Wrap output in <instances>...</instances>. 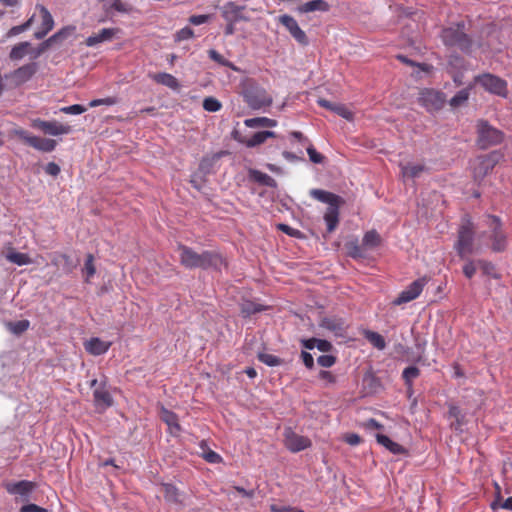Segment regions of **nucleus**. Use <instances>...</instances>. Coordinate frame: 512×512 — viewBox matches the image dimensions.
I'll list each match as a JSON object with an SVG mask.
<instances>
[{
  "label": "nucleus",
  "instance_id": "obj_48",
  "mask_svg": "<svg viewBox=\"0 0 512 512\" xmlns=\"http://www.w3.org/2000/svg\"><path fill=\"white\" fill-rule=\"evenodd\" d=\"M84 271L86 273V281L88 282L91 277L96 273V268L94 265V256L92 254H88L86 257Z\"/></svg>",
  "mask_w": 512,
  "mask_h": 512
},
{
  "label": "nucleus",
  "instance_id": "obj_36",
  "mask_svg": "<svg viewBox=\"0 0 512 512\" xmlns=\"http://www.w3.org/2000/svg\"><path fill=\"white\" fill-rule=\"evenodd\" d=\"M5 257L11 263L17 264L19 266L31 263V259L27 254L16 252L13 248L9 249Z\"/></svg>",
  "mask_w": 512,
  "mask_h": 512
},
{
  "label": "nucleus",
  "instance_id": "obj_31",
  "mask_svg": "<svg viewBox=\"0 0 512 512\" xmlns=\"http://www.w3.org/2000/svg\"><path fill=\"white\" fill-rule=\"evenodd\" d=\"M245 126L249 128L256 127H275L277 125V121L274 119H270L267 117H255L248 118L244 120Z\"/></svg>",
  "mask_w": 512,
  "mask_h": 512
},
{
  "label": "nucleus",
  "instance_id": "obj_59",
  "mask_svg": "<svg viewBox=\"0 0 512 512\" xmlns=\"http://www.w3.org/2000/svg\"><path fill=\"white\" fill-rule=\"evenodd\" d=\"M271 512H304L303 510L293 507V506H278V505H271L270 506Z\"/></svg>",
  "mask_w": 512,
  "mask_h": 512
},
{
  "label": "nucleus",
  "instance_id": "obj_38",
  "mask_svg": "<svg viewBox=\"0 0 512 512\" xmlns=\"http://www.w3.org/2000/svg\"><path fill=\"white\" fill-rule=\"evenodd\" d=\"M250 176L254 181L258 182L259 184L268 187H274L276 185L275 180L270 175L263 173L261 171L251 170Z\"/></svg>",
  "mask_w": 512,
  "mask_h": 512
},
{
  "label": "nucleus",
  "instance_id": "obj_44",
  "mask_svg": "<svg viewBox=\"0 0 512 512\" xmlns=\"http://www.w3.org/2000/svg\"><path fill=\"white\" fill-rule=\"evenodd\" d=\"M418 376H419V369L415 366H409V367L405 368L402 373V377L405 381V384L408 387L412 386L413 380L415 378H417Z\"/></svg>",
  "mask_w": 512,
  "mask_h": 512
},
{
  "label": "nucleus",
  "instance_id": "obj_56",
  "mask_svg": "<svg viewBox=\"0 0 512 512\" xmlns=\"http://www.w3.org/2000/svg\"><path fill=\"white\" fill-rule=\"evenodd\" d=\"M317 361L322 367H331L336 362V358L333 354H322Z\"/></svg>",
  "mask_w": 512,
  "mask_h": 512
},
{
  "label": "nucleus",
  "instance_id": "obj_26",
  "mask_svg": "<svg viewBox=\"0 0 512 512\" xmlns=\"http://www.w3.org/2000/svg\"><path fill=\"white\" fill-rule=\"evenodd\" d=\"M302 346L308 350L317 348L320 352H329L332 348V344L329 341L318 338L304 339L302 340Z\"/></svg>",
  "mask_w": 512,
  "mask_h": 512
},
{
  "label": "nucleus",
  "instance_id": "obj_32",
  "mask_svg": "<svg viewBox=\"0 0 512 512\" xmlns=\"http://www.w3.org/2000/svg\"><path fill=\"white\" fill-rule=\"evenodd\" d=\"M363 335L365 339L377 350H383L386 347L385 339L381 334L370 330H364Z\"/></svg>",
  "mask_w": 512,
  "mask_h": 512
},
{
  "label": "nucleus",
  "instance_id": "obj_35",
  "mask_svg": "<svg viewBox=\"0 0 512 512\" xmlns=\"http://www.w3.org/2000/svg\"><path fill=\"white\" fill-rule=\"evenodd\" d=\"M381 243V237L376 230L367 231L362 239V245L365 249H372L379 246Z\"/></svg>",
  "mask_w": 512,
  "mask_h": 512
},
{
  "label": "nucleus",
  "instance_id": "obj_8",
  "mask_svg": "<svg viewBox=\"0 0 512 512\" xmlns=\"http://www.w3.org/2000/svg\"><path fill=\"white\" fill-rule=\"evenodd\" d=\"M477 133V145L480 149H487L503 141V133L489 125L485 120L478 121Z\"/></svg>",
  "mask_w": 512,
  "mask_h": 512
},
{
  "label": "nucleus",
  "instance_id": "obj_19",
  "mask_svg": "<svg viewBox=\"0 0 512 512\" xmlns=\"http://www.w3.org/2000/svg\"><path fill=\"white\" fill-rule=\"evenodd\" d=\"M36 488V483L28 480H21L18 482L7 483L5 485L6 491L11 495H20L28 497Z\"/></svg>",
  "mask_w": 512,
  "mask_h": 512
},
{
  "label": "nucleus",
  "instance_id": "obj_55",
  "mask_svg": "<svg viewBox=\"0 0 512 512\" xmlns=\"http://www.w3.org/2000/svg\"><path fill=\"white\" fill-rule=\"evenodd\" d=\"M478 268L477 261L469 260L463 267V273L464 275L471 279Z\"/></svg>",
  "mask_w": 512,
  "mask_h": 512
},
{
  "label": "nucleus",
  "instance_id": "obj_5",
  "mask_svg": "<svg viewBox=\"0 0 512 512\" xmlns=\"http://www.w3.org/2000/svg\"><path fill=\"white\" fill-rule=\"evenodd\" d=\"M441 39L445 46L455 47L462 52H469L472 47L471 38L464 31V24L446 27L441 31Z\"/></svg>",
  "mask_w": 512,
  "mask_h": 512
},
{
  "label": "nucleus",
  "instance_id": "obj_23",
  "mask_svg": "<svg viewBox=\"0 0 512 512\" xmlns=\"http://www.w3.org/2000/svg\"><path fill=\"white\" fill-rule=\"evenodd\" d=\"M149 78L152 79L155 83L168 87L174 91H178L181 87L178 79L170 73H150Z\"/></svg>",
  "mask_w": 512,
  "mask_h": 512
},
{
  "label": "nucleus",
  "instance_id": "obj_20",
  "mask_svg": "<svg viewBox=\"0 0 512 512\" xmlns=\"http://www.w3.org/2000/svg\"><path fill=\"white\" fill-rule=\"evenodd\" d=\"M118 32V28H103L98 33L87 37L84 43L87 47H94L100 43L111 41Z\"/></svg>",
  "mask_w": 512,
  "mask_h": 512
},
{
  "label": "nucleus",
  "instance_id": "obj_51",
  "mask_svg": "<svg viewBox=\"0 0 512 512\" xmlns=\"http://www.w3.org/2000/svg\"><path fill=\"white\" fill-rule=\"evenodd\" d=\"M333 112H335L337 115L343 117L346 120H352L353 119V113L351 110H349L345 105L343 104H336L335 107H333Z\"/></svg>",
  "mask_w": 512,
  "mask_h": 512
},
{
  "label": "nucleus",
  "instance_id": "obj_52",
  "mask_svg": "<svg viewBox=\"0 0 512 512\" xmlns=\"http://www.w3.org/2000/svg\"><path fill=\"white\" fill-rule=\"evenodd\" d=\"M448 414H449L450 418H453L456 420L458 426L462 425L464 416L458 406L449 405Z\"/></svg>",
  "mask_w": 512,
  "mask_h": 512
},
{
  "label": "nucleus",
  "instance_id": "obj_17",
  "mask_svg": "<svg viewBox=\"0 0 512 512\" xmlns=\"http://www.w3.org/2000/svg\"><path fill=\"white\" fill-rule=\"evenodd\" d=\"M285 445L291 452L296 453L310 447L311 440L308 437L290 431L285 435Z\"/></svg>",
  "mask_w": 512,
  "mask_h": 512
},
{
  "label": "nucleus",
  "instance_id": "obj_4",
  "mask_svg": "<svg viewBox=\"0 0 512 512\" xmlns=\"http://www.w3.org/2000/svg\"><path fill=\"white\" fill-rule=\"evenodd\" d=\"M242 96L244 102L253 110H259L272 104L271 95L254 80H247L243 84Z\"/></svg>",
  "mask_w": 512,
  "mask_h": 512
},
{
  "label": "nucleus",
  "instance_id": "obj_7",
  "mask_svg": "<svg viewBox=\"0 0 512 512\" xmlns=\"http://www.w3.org/2000/svg\"><path fill=\"white\" fill-rule=\"evenodd\" d=\"M417 103L427 112L434 113L443 108L446 95L434 88H421L418 92Z\"/></svg>",
  "mask_w": 512,
  "mask_h": 512
},
{
  "label": "nucleus",
  "instance_id": "obj_54",
  "mask_svg": "<svg viewBox=\"0 0 512 512\" xmlns=\"http://www.w3.org/2000/svg\"><path fill=\"white\" fill-rule=\"evenodd\" d=\"M307 153L309 155V159L311 162L313 163H316V164H320V163H323L324 161V156L319 153L313 145H310L307 147Z\"/></svg>",
  "mask_w": 512,
  "mask_h": 512
},
{
  "label": "nucleus",
  "instance_id": "obj_29",
  "mask_svg": "<svg viewBox=\"0 0 512 512\" xmlns=\"http://www.w3.org/2000/svg\"><path fill=\"white\" fill-rule=\"evenodd\" d=\"M268 309V306L255 303L250 300H244L240 304V311L243 317H249L255 313H259Z\"/></svg>",
  "mask_w": 512,
  "mask_h": 512
},
{
  "label": "nucleus",
  "instance_id": "obj_1",
  "mask_svg": "<svg viewBox=\"0 0 512 512\" xmlns=\"http://www.w3.org/2000/svg\"><path fill=\"white\" fill-rule=\"evenodd\" d=\"M179 259L181 265L188 269L200 268L207 270L210 268L220 270L222 267H226L227 263L223 256L216 251H203L197 253L192 248L178 244Z\"/></svg>",
  "mask_w": 512,
  "mask_h": 512
},
{
  "label": "nucleus",
  "instance_id": "obj_49",
  "mask_svg": "<svg viewBox=\"0 0 512 512\" xmlns=\"http://www.w3.org/2000/svg\"><path fill=\"white\" fill-rule=\"evenodd\" d=\"M118 102L116 97H106L101 99H94L89 102V107L94 108L98 107L100 105H106V106H112L115 105Z\"/></svg>",
  "mask_w": 512,
  "mask_h": 512
},
{
  "label": "nucleus",
  "instance_id": "obj_15",
  "mask_svg": "<svg viewBox=\"0 0 512 512\" xmlns=\"http://www.w3.org/2000/svg\"><path fill=\"white\" fill-rule=\"evenodd\" d=\"M245 8L244 5L230 1L221 8V15L226 22L248 21L249 18L243 14Z\"/></svg>",
  "mask_w": 512,
  "mask_h": 512
},
{
  "label": "nucleus",
  "instance_id": "obj_63",
  "mask_svg": "<svg viewBox=\"0 0 512 512\" xmlns=\"http://www.w3.org/2000/svg\"><path fill=\"white\" fill-rule=\"evenodd\" d=\"M45 172L51 176H58L60 173V167L55 162H49L45 167Z\"/></svg>",
  "mask_w": 512,
  "mask_h": 512
},
{
  "label": "nucleus",
  "instance_id": "obj_24",
  "mask_svg": "<svg viewBox=\"0 0 512 512\" xmlns=\"http://www.w3.org/2000/svg\"><path fill=\"white\" fill-rule=\"evenodd\" d=\"M276 137V133L273 131H260L256 132L252 137L250 138H242L238 141L242 144L246 145L247 147H256L262 143H264L268 138H274Z\"/></svg>",
  "mask_w": 512,
  "mask_h": 512
},
{
  "label": "nucleus",
  "instance_id": "obj_13",
  "mask_svg": "<svg viewBox=\"0 0 512 512\" xmlns=\"http://www.w3.org/2000/svg\"><path fill=\"white\" fill-rule=\"evenodd\" d=\"M427 284L426 278H418L407 286L394 300V305H402L416 299Z\"/></svg>",
  "mask_w": 512,
  "mask_h": 512
},
{
  "label": "nucleus",
  "instance_id": "obj_60",
  "mask_svg": "<svg viewBox=\"0 0 512 512\" xmlns=\"http://www.w3.org/2000/svg\"><path fill=\"white\" fill-rule=\"evenodd\" d=\"M210 19V15L203 14V15H192L189 18V22L193 25H201L206 22H208Z\"/></svg>",
  "mask_w": 512,
  "mask_h": 512
},
{
  "label": "nucleus",
  "instance_id": "obj_27",
  "mask_svg": "<svg viewBox=\"0 0 512 512\" xmlns=\"http://www.w3.org/2000/svg\"><path fill=\"white\" fill-rule=\"evenodd\" d=\"M401 175L403 178H417L422 172L425 171L426 167L424 164H400Z\"/></svg>",
  "mask_w": 512,
  "mask_h": 512
},
{
  "label": "nucleus",
  "instance_id": "obj_58",
  "mask_svg": "<svg viewBox=\"0 0 512 512\" xmlns=\"http://www.w3.org/2000/svg\"><path fill=\"white\" fill-rule=\"evenodd\" d=\"M75 30V27H64L60 29L58 32H56L54 35H52V40L55 42L65 39L71 32Z\"/></svg>",
  "mask_w": 512,
  "mask_h": 512
},
{
  "label": "nucleus",
  "instance_id": "obj_18",
  "mask_svg": "<svg viewBox=\"0 0 512 512\" xmlns=\"http://www.w3.org/2000/svg\"><path fill=\"white\" fill-rule=\"evenodd\" d=\"M36 9L39 10L42 19L40 29L35 32L34 36L37 39H43L54 27V19L49 10L41 5L37 4Z\"/></svg>",
  "mask_w": 512,
  "mask_h": 512
},
{
  "label": "nucleus",
  "instance_id": "obj_9",
  "mask_svg": "<svg viewBox=\"0 0 512 512\" xmlns=\"http://www.w3.org/2000/svg\"><path fill=\"white\" fill-rule=\"evenodd\" d=\"M13 135L22 140L26 145L41 152H52L57 146L56 140L34 136L22 128L14 129Z\"/></svg>",
  "mask_w": 512,
  "mask_h": 512
},
{
  "label": "nucleus",
  "instance_id": "obj_62",
  "mask_svg": "<svg viewBox=\"0 0 512 512\" xmlns=\"http://www.w3.org/2000/svg\"><path fill=\"white\" fill-rule=\"evenodd\" d=\"M277 227H278V229H279L280 231H282V232L286 233V234H287V235H289V236H293V237H295V236L300 235V231H299V230L294 229V228L290 227V226H289V225H287V224H282V223H281V224H278V226H277Z\"/></svg>",
  "mask_w": 512,
  "mask_h": 512
},
{
  "label": "nucleus",
  "instance_id": "obj_53",
  "mask_svg": "<svg viewBox=\"0 0 512 512\" xmlns=\"http://www.w3.org/2000/svg\"><path fill=\"white\" fill-rule=\"evenodd\" d=\"M194 37V31L190 27H184L175 34V41H184Z\"/></svg>",
  "mask_w": 512,
  "mask_h": 512
},
{
  "label": "nucleus",
  "instance_id": "obj_41",
  "mask_svg": "<svg viewBox=\"0 0 512 512\" xmlns=\"http://www.w3.org/2000/svg\"><path fill=\"white\" fill-rule=\"evenodd\" d=\"M30 326V322L26 319L15 321V322H8L7 328L10 332H12L15 335H20L28 330Z\"/></svg>",
  "mask_w": 512,
  "mask_h": 512
},
{
  "label": "nucleus",
  "instance_id": "obj_2",
  "mask_svg": "<svg viewBox=\"0 0 512 512\" xmlns=\"http://www.w3.org/2000/svg\"><path fill=\"white\" fill-rule=\"evenodd\" d=\"M310 196L317 201L328 204L323 219L327 226V232H334L340 222V207L344 205V199L339 195L322 189L310 190Z\"/></svg>",
  "mask_w": 512,
  "mask_h": 512
},
{
  "label": "nucleus",
  "instance_id": "obj_22",
  "mask_svg": "<svg viewBox=\"0 0 512 512\" xmlns=\"http://www.w3.org/2000/svg\"><path fill=\"white\" fill-rule=\"evenodd\" d=\"M495 162L490 156H479L476 159V164L473 167V174L475 178H484L494 167Z\"/></svg>",
  "mask_w": 512,
  "mask_h": 512
},
{
  "label": "nucleus",
  "instance_id": "obj_47",
  "mask_svg": "<svg viewBox=\"0 0 512 512\" xmlns=\"http://www.w3.org/2000/svg\"><path fill=\"white\" fill-rule=\"evenodd\" d=\"M208 55L210 57L211 60L215 61L216 63L222 65V66H225V67H229V68H232V69H235L234 65L226 60L220 53H218L216 50L214 49H210L208 51Z\"/></svg>",
  "mask_w": 512,
  "mask_h": 512
},
{
  "label": "nucleus",
  "instance_id": "obj_25",
  "mask_svg": "<svg viewBox=\"0 0 512 512\" xmlns=\"http://www.w3.org/2000/svg\"><path fill=\"white\" fill-rule=\"evenodd\" d=\"M376 440L380 445L384 446L387 450H389L391 453H393L395 455H400V454L406 453V449L402 445L392 441L386 435L377 434Z\"/></svg>",
  "mask_w": 512,
  "mask_h": 512
},
{
  "label": "nucleus",
  "instance_id": "obj_50",
  "mask_svg": "<svg viewBox=\"0 0 512 512\" xmlns=\"http://www.w3.org/2000/svg\"><path fill=\"white\" fill-rule=\"evenodd\" d=\"M86 110V107L80 104H74L60 108V112L68 115H79L84 113Z\"/></svg>",
  "mask_w": 512,
  "mask_h": 512
},
{
  "label": "nucleus",
  "instance_id": "obj_33",
  "mask_svg": "<svg viewBox=\"0 0 512 512\" xmlns=\"http://www.w3.org/2000/svg\"><path fill=\"white\" fill-rule=\"evenodd\" d=\"M164 498L167 502L180 504L182 502L181 493L178 488L172 484H164Z\"/></svg>",
  "mask_w": 512,
  "mask_h": 512
},
{
  "label": "nucleus",
  "instance_id": "obj_11",
  "mask_svg": "<svg viewBox=\"0 0 512 512\" xmlns=\"http://www.w3.org/2000/svg\"><path fill=\"white\" fill-rule=\"evenodd\" d=\"M319 327L327 330L335 337H344L347 333L348 324L342 317L327 315L320 318Z\"/></svg>",
  "mask_w": 512,
  "mask_h": 512
},
{
  "label": "nucleus",
  "instance_id": "obj_21",
  "mask_svg": "<svg viewBox=\"0 0 512 512\" xmlns=\"http://www.w3.org/2000/svg\"><path fill=\"white\" fill-rule=\"evenodd\" d=\"M37 71L36 63L25 64L12 73V79L16 86L22 85L29 81Z\"/></svg>",
  "mask_w": 512,
  "mask_h": 512
},
{
  "label": "nucleus",
  "instance_id": "obj_30",
  "mask_svg": "<svg viewBox=\"0 0 512 512\" xmlns=\"http://www.w3.org/2000/svg\"><path fill=\"white\" fill-rule=\"evenodd\" d=\"M160 418L169 426L171 430H175L176 432L180 431L178 416L174 412L166 409L165 407H161Z\"/></svg>",
  "mask_w": 512,
  "mask_h": 512
},
{
  "label": "nucleus",
  "instance_id": "obj_64",
  "mask_svg": "<svg viewBox=\"0 0 512 512\" xmlns=\"http://www.w3.org/2000/svg\"><path fill=\"white\" fill-rule=\"evenodd\" d=\"M345 442L349 445L355 446L361 442V438L358 434L350 433L345 436Z\"/></svg>",
  "mask_w": 512,
  "mask_h": 512
},
{
  "label": "nucleus",
  "instance_id": "obj_45",
  "mask_svg": "<svg viewBox=\"0 0 512 512\" xmlns=\"http://www.w3.org/2000/svg\"><path fill=\"white\" fill-rule=\"evenodd\" d=\"M109 9L115 10L119 13L129 14L132 12L133 8L130 4L125 3L121 0H111L109 4Z\"/></svg>",
  "mask_w": 512,
  "mask_h": 512
},
{
  "label": "nucleus",
  "instance_id": "obj_61",
  "mask_svg": "<svg viewBox=\"0 0 512 512\" xmlns=\"http://www.w3.org/2000/svg\"><path fill=\"white\" fill-rule=\"evenodd\" d=\"M20 512H47V509H45L41 506H38L36 504L30 503V504L23 505L20 508Z\"/></svg>",
  "mask_w": 512,
  "mask_h": 512
},
{
  "label": "nucleus",
  "instance_id": "obj_42",
  "mask_svg": "<svg viewBox=\"0 0 512 512\" xmlns=\"http://www.w3.org/2000/svg\"><path fill=\"white\" fill-rule=\"evenodd\" d=\"M203 109L208 112H218L222 108V103L215 97L209 96L203 100Z\"/></svg>",
  "mask_w": 512,
  "mask_h": 512
},
{
  "label": "nucleus",
  "instance_id": "obj_37",
  "mask_svg": "<svg viewBox=\"0 0 512 512\" xmlns=\"http://www.w3.org/2000/svg\"><path fill=\"white\" fill-rule=\"evenodd\" d=\"M345 247H346L347 253L350 257H352L354 259L365 257V247H363V245H359L357 239L348 241L345 244Z\"/></svg>",
  "mask_w": 512,
  "mask_h": 512
},
{
  "label": "nucleus",
  "instance_id": "obj_46",
  "mask_svg": "<svg viewBox=\"0 0 512 512\" xmlns=\"http://www.w3.org/2000/svg\"><path fill=\"white\" fill-rule=\"evenodd\" d=\"M258 359L268 366H278L283 363V360L274 354H258Z\"/></svg>",
  "mask_w": 512,
  "mask_h": 512
},
{
  "label": "nucleus",
  "instance_id": "obj_12",
  "mask_svg": "<svg viewBox=\"0 0 512 512\" xmlns=\"http://www.w3.org/2000/svg\"><path fill=\"white\" fill-rule=\"evenodd\" d=\"M476 80L485 90L489 91L490 93L506 97L507 83L505 80L489 73L478 76Z\"/></svg>",
  "mask_w": 512,
  "mask_h": 512
},
{
  "label": "nucleus",
  "instance_id": "obj_39",
  "mask_svg": "<svg viewBox=\"0 0 512 512\" xmlns=\"http://www.w3.org/2000/svg\"><path fill=\"white\" fill-rule=\"evenodd\" d=\"M31 44L29 42H20L17 45H15L9 54V57L11 60H20L22 59L27 53L28 49L30 48Z\"/></svg>",
  "mask_w": 512,
  "mask_h": 512
},
{
  "label": "nucleus",
  "instance_id": "obj_3",
  "mask_svg": "<svg viewBox=\"0 0 512 512\" xmlns=\"http://www.w3.org/2000/svg\"><path fill=\"white\" fill-rule=\"evenodd\" d=\"M484 224L486 230L481 236L489 239L492 251L503 252L507 248L508 240L501 219L495 215H487Z\"/></svg>",
  "mask_w": 512,
  "mask_h": 512
},
{
  "label": "nucleus",
  "instance_id": "obj_10",
  "mask_svg": "<svg viewBox=\"0 0 512 512\" xmlns=\"http://www.w3.org/2000/svg\"><path fill=\"white\" fill-rule=\"evenodd\" d=\"M31 127L50 136L66 135L72 131V127L68 124H62L56 120L46 121L40 118L31 120Z\"/></svg>",
  "mask_w": 512,
  "mask_h": 512
},
{
  "label": "nucleus",
  "instance_id": "obj_34",
  "mask_svg": "<svg viewBox=\"0 0 512 512\" xmlns=\"http://www.w3.org/2000/svg\"><path fill=\"white\" fill-rule=\"evenodd\" d=\"M111 346V342L101 341L99 338H92L85 343L87 352H107Z\"/></svg>",
  "mask_w": 512,
  "mask_h": 512
},
{
  "label": "nucleus",
  "instance_id": "obj_28",
  "mask_svg": "<svg viewBox=\"0 0 512 512\" xmlns=\"http://www.w3.org/2000/svg\"><path fill=\"white\" fill-rule=\"evenodd\" d=\"M297 10L300 13H309L314 11L326 12L329 10V4L324 0H312L300 5Z\"/></svg>",
  "mask_w": 512,
  "mask_h": 512
},
{
  "label": "nucleus",
  "instance_id": "obj_16",
  "mask_svg": "<svg viewBox=\"0 0 512 512\" xmlns=\"http://www.w3.org/2000/svg\"><path fill=\"white\" fill-rule=\"evenodd\" d=\"M94 404L100 411L113 405V398L104 383L99 384L93 391Z\"/></svg>",
  "mask_w": 512,
  "mask_h": 512
},
{
  "label": "nucleus",
  "instance_id": "obj_40",
  "mask_svg": "<svg viewBox=\"0 0 512 512\" xmlns=\"http://www.w3.org/2000/svg\"><path fill=\"white\" fill-rule=\"evenodd\" d=\"M469 99V90L462 89L458 91L449 101L452 108H458L464 105Z\"/></svg>",
  "mask_w": 512,
  "mask_h": 512
},
{
  "label": "nucleus",
  "instance_id": "obj_57",
  "mask_svg": "<svg viewBox=\"0 0 512 512\" xmlns=\"http://www.w3.org/2000/svg\"><path fill=\"white\" fill-rule=\"evenodd\" d=\"M202 455L203 458L209 463L217 464L222 461V457L213 450L204 451Z\"/></svg>",
  "mask_w": 512,
  "mask_h": 512
},
{
  "label": "nucleus",
  "instance_id": "obj_6",
  "mask_svg": "<svg viewBox=\"0 0 512 512\" xmlns=\"http://www.w3.org/2000/svg\"><path fill=\"white\" fill-rule=\"evenodd\" d=\"M474 225L469 218H463L462 223L458 229V239L455 243V249L461 258L475 252L473 244L474 240Z\"/></svg>",
  "mask_w": 512,
  "mask_h": 512
},
{
  "label": "nucleus",
  "instance_id": "obj_43",
  "mask_svg": "<svg viewBox=\"0 0 512 512\" xmlns=\"http://www.w3.org/2000/svg\"><path fill=\"white\" fill-rule=\"evenodd\" d=\"M477 265H478V268L482 271V273L484 275H487V276H490L493 278H498V275L495 271V266L493 265V263L480 259V260H477Z\"/></svg>",
  "mask_w": 512,
  "mask_h": 512
},
{
  "label": "nucleus",
  "instance_id": "obj_14",
  "mask_svg": "<svg viewBox=\"0 0 512 512\" xmlns=\"http://www.w3.org/2000/svg\"><path fill=\"white\" fill-rule=\"evenodd\" d=\"M278 21L300 45L307 46L309 44L306 33L300 28L298 22L292 16L287 14L281 15Z\"/></svg>",
  "mask_w": 512,
  "mask_h": 512
}]
</instances>
